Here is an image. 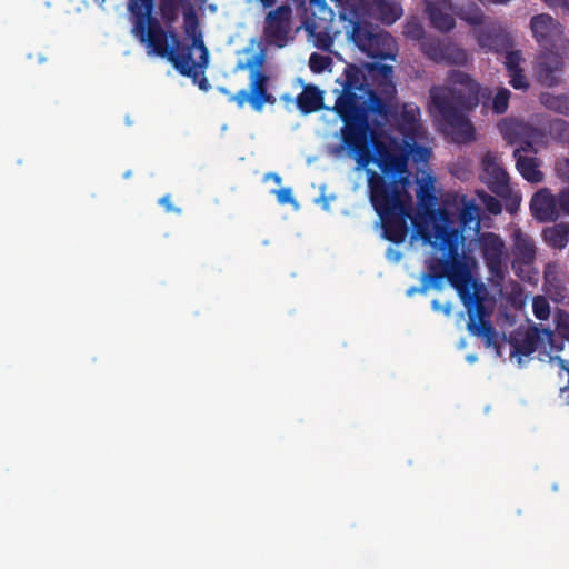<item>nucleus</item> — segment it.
<instances>
[{"label":"nucleus","mask_w":569,"mask_h":569,"mask_svg":"<svg viewBox=\"0 0 569 569\" xmlns=\"http://www.w3.org/2000/svg\"><path fill=\"white\" fill-rule=\"evenodd\" d=\"M511 92L507 88H500L492 98L491 109L496 114H503L509 107Z\"/></svg>","instance_id":"obj_34"},{"label":"nucleus","mask_w":569,"mask_h":569,"mask_svg":"<svg viewBox=\"0 0 569 569\" xmlns=\"http://www.w3.org/2000/svg\"><path fill=\"white\" fill-rule=\"evenodd\" d=\"M553 360L557 362V365L559 366V368L563 371L567 372L568 370V365H569V361H567L566 359H562L561 357L557 356L553 358Z\"/></svg>","instance_id":"obj_51"},{"label":"nucleus","mask_w":569,"mask_h":569,"mask_svg":"<svg viewBox=\"0 0 569 569\" xmlns=\"http://www.w3.org/2000/svg\"><path fill=\"white\" fill-rule=\"evenodd\" d=\"M530 211L539 222H553L558 220L557 197L547 188L538 190L530 200Z\"/></svg>","instance_id":"obj_18"},{"label":"nucleus","mask_w":569,"mask_h":569,"mask_svg":"<svg viewBox=\"0 0 569 569\" xmlns=\"http://www.w3.org/2000/svg\"><path fill=\"white\" fill-rule=\"evenodd\" d=\"M457 16L471 26H481L485 21L482 9L475 1H468L459 6Z\"/></svg>","instance_id":"obj_31"},{"label":"nucleus","mask_w":569,"mask_h":569,"mask_svg":"<svg viewBox=\"0 0 569 569\" xmlns=\"http://www.w3.org/2000/svg\"><path fill=\"white\" fill-rule=\"evenodd\" d=\"M487 210L492 214H499L502 211V206L495 197L487 194L483 199Z\"/></svg>","instance_id":"obj_41"},{"label":"nucleus","mask_w":569,"mask_h":569,"mask_svg":"<svg viewBox=\"0 0 569 569\" xmlns=\"http://www.w3.org/2000/svg\"><path fill=\"white\" fill-rule=\"evenodd\" d=\"M198 77H199V74L197 76L196 80L192 78L193 82L198 83V87H199L200 90L208 91L211 88V86H210L209 80L207 79V77L204 74H202V77H201V79L199 81H198Z\"/></svg>","instance_id":"obj_49"},{"label":"nucleus","mask_w":569,"mask_h":569,"mask_svg":"<svg viewBox=\"0 0 569 569\" xmlns=\"http://www.w3.org/2000/svg\"><path fill=\"white\" fill-rule=\"evenodd\" d=\"M448 41L436 37H427L420 42L421 51L430 60L441 63Z\"/></svg>","instance_id":"obj_30"},{"label":"nucleus","mask_w":569,"mask_h":569,"mask_svg":"<svg viewBox=\"0 0 569 569\" xmlns=\"http://www.w3.org/2000/svg\"><path fill=\"white\" fill-rule=\"evenodd\" d=\"M532 311L537 319L547 320L550 317V305L546 297L536 296L532 299Z\"/></svg>","instance_id":"obj_35"},{"label":"nucleus","mask_w":569,"mask_h":569,"mask_svg":"<svg viewBox=\"0 0 569 569\" xmlns=\"http://www.w3.org/2000/svg\"><path fill=\"white\" fill-rule=\"evenodd\" d=\"M318 7L326 8V0H311Z\"/></svg>","instance_id":"obj_54"},{"label":"nucleus","mask_w":569,"mask_h":569,"mask_svg":"<svg viewBox=\"0 0 569 569\" xmlns=\"http://www.w3.org/2000/svg\"><path fill=\"white\" fill-rule=\"evenodd\" d=\"M335 112L345 127L376 134L373 127L380 128L390 113L389 104L366 84L363 71L356 64H347L341 77Z\"/></svg>","instance_id":"obj_5"},{"label":"nucleus","mask_w":569,"mask_h":569,"mask_svg":"<svg viewBox=\"0 0 569 569\" xmlns=\"http://www.w3.org/2000/svg\"><path fill=\"white\" fill-rule=\"evenodd\" d=\"M416 148L419 147L413 138L376 140V164L382 174L366 170L369 200L380 218L383 237L396 244L402 243L409 231L412 196L408 191L411 184L408 163Z\"/></svg>","instance_id":"obj_1"},{"label":"nucleus","mask_w":569,"mask_h":569,"mask_svg":"<svg viewBox=\"0 0 569 569\" xmlns=\"http://www.w3.org/2000/svg\"><path fill=\"white\" fill-rule=\"evenodd\" d=\"M540 342L539 331L536 328L529 329L523 333L512 336L510 345L512 347L511 355L528 357L532 355Z\"/></svg>","instance_id":"obj_22"},{"label":"nucleus","mask_w":569,"mask_h":569,"mask_svg":"<svg viewBox=\"0 0 569 569\" xmlns=\"http://www.w3.org/2000/svg\"><path fill=\"white\" fill-rule=\"evenodd\" d=\"M545 242L553 248L562 250L569 243V223L560 222L542 230Z\"/></svg>","instance_id":"obj_27"},{"label":"nucleus","mask_w":569,"mask_h":569,"mask_svg":"<svg viewBox=\"0 0 569 569\" xmlns=\"http://www.w3.org/2000/svg\"><path fill=\"white\" fill-rule=\"evenodd\" d=\"M548 6L563 8L569 10V0H543Z\"/></svg>","instance_id":"obj_50"},{"label":"nucleus","mask_w":569,"mask_h":569,"mask_svg":"<svg viewBox=\"0 0 569 569\" xmlns=\"http://www.w3.org/2000/svg\"><path fill=\"white\" fill-rule=\"evenodd\" d=\"M416 193L418 210L415 216H412L413 210L411 211L408 221H411L417 232L425 240H430L431 232L436 230V223H439L438 212L442 209L436 208L437 197L435 194L433 180L430 176L426 180L418 181Z\"/></svg>","instance_id":"obj_9"},{"label":"nucleus","mask_w":569,"mask_h":569,"mask_svg":"<svg viewBox=\"0 0 569 569\" xmlns=\"http://www.w3.org/2000/svg\"><path fill=\"white\" fill-rule=\"evenodd\" d=\"M403 34L408 39L422 41L425 37L423 27L416 20L408 21L403 27Z\"/></svg>","instance_id":"obj_36"},{"label":"nucleus","mask_w":569,"mask_h":569,"mask_svg":"<svg viewBox=\"0 0 569 569\" xmlns=\"http://www.w3.org/2000/svg\"><path fill=\"white\" fill-rule=\"evenodd\" d=\"M291 16L292 10L288 4L279 6L267 13L262 37L268 46L283 48L293 39L291 37Z\"/></svg>","instance_id":"obj_12"},{"label":"nucleus","mask_w":569,"mask_h":569,"mask_svg":"<svg viewBox=\"0 0 569 569\" xmlns=\"http://www.w3.org/2000/svg\"><path fill=\"white\" fill-rule=\"evenodd\" d=\"M132 33L151 49L159 57L167 58L174 69L182 76L197 79L196 67L203 68L208 64L209 52L199 31V19L191 4L183 10V31L192 39V43L183 46L177 31L164 30L158 20L160 32L152 34L151 23L144 27L142 33L136 28L133 17Z\"/></svg>","instance_id":"obj_4"},{"label":"nucleus","mask_w":569,"mask_h":569,"mask_svg":"<svg viewBox=\"0 0 569 569\" xmlns=\"http://www.w3.org/2000/svg\"><path fill=\"white\" fill-rule=\"evenodd\" d=\"M480 169V180L496 196L510 199L512 202L508 209L510 212L516 211L520 198L517 194L512 197L509 174L499 162L498 156L492 151H487L481 159Z\"/></svg>","instance_id":"obj_10"},{"label":"nucleus","mask_w":569,"mask_h":569,"mask_svg":"<svg viewBox=\"0 0 569 569\" xmlns=\"http://www.w3.org/2000/svg\"><path fill=\"white\" fill-rule=\"evenodd\" d=\"M43 61H46V59H44V58H42V57H40V58H39V62H43Z\"/></svg>","instance_id":"obj_57"},{"label":"nucleus","mask_w":569,"mask_h":569,"mask_svg":"<svg viewBox=\"0 0 569 569\" xmlns=\"http://www.w3.org/2000/svg\"><path fill=\"white\" fill-rule=\"evenodd\" d=\"M480 213L481 209L475 199L457 192L448 193L445 199V206L438 212L439 223H436L433 232L439 233L442 229L449 232H457L460 236L459 246L461 247L465 240L463 231H479Z\"/></svg>","instance_id":"obj_6"},{"label":"nucleus","mask_w":569,"mask_h":569,"mask_svg":"<svg viewBox=\"0 0 569 569\" xmlns=\"http://www.w3.org/2000/svg\"><path fill=\"white\" fill-rule=\"evenodd\" d=\"M559 51L541 53L537 60L536 77L540 84L552 88L562 82L565 62Z\"/></svg>","instance_id":"obj_14"},{"label":"nucleus","mask_w":569,"mask_h":569,"mask_svg":"<svg viewBox=\"0 0 569 569\" xmlns=\"http://www.w3.org/2000/svg\"><path fill=\"white\" fill-rule=\"evenodd\" d=\"M550 134L560 142L569 143V122L563 119H556L550 122Z\"/></svg>","instance_id":"obj_33"},{"label":"nucleus","mask_w":569,"mask_h":569,"mask_svg":"<svg viewBox=\"0 0 569 569\" xmlns=\"http://www.w3.org/2000/svg\"><path fill=\"white\" fill-rule=\"evenodd\" d=\"M260 1L264 8H270L276 3L277 0H260Z\"/></svg>","instance_id":"obj_53"},{"label":"nucleus","mask_w":569,"mask_h":569,"mask_svg":"<svg viewBox=\"0 0 569 569\" xmlns=\"http://www.w3.org/2000/svg\"><path fill=\"white\" fill-rule=\"evenodd\" d=\"M515 150H520V157H530L529 153L537 152L536 148L530 141H525L520 147L516 148Z\"/></svg>","instance_id":"obj_48"},{"label":"nucleus","mask_w":569,"mask_h":569,"mask_svg":"<svg viewBox=\"0 0 569 569\" xmlns=\"http://www.w3.org/2000/svg\"><path fill=\"white\" fill-rule=\"evenodd\" d=\"M513 158L516 160V168L525 180L532 183L543 180V173L539 169L541 161L537 157H520V150H515Z\"/></svg>","instance_id":"obj_23"},{"label":"nucleus","mask_w":569,"mask_h":569,"mask_svg":"<svg viewBox=\"0 0 569 569\" xmlns=\"http://www.w3.org/2000/svg\"><path fill=\"white\" fill-rule=\"evenodd\" d=\"M468 61V51L448 41L447 47L445 49L443 60H441V63L452 66H466Z\"/></svg>","instance_id":"obj_32"},{"label":"nucleus","mask_w":569,"mask_h":569,"mask_svg":"<svg viewBox=\"0 0 569 569\" xmlns=\"http://www.w3.org/2000/svg\"><path fill=\"white\" fill-rule=\"evenodd\" d=\"M505 52L507 53L505 64H506V68L508 69V71L511 72V71L520 70L521 69L520 68V62H521L520 51L507 50Z\"/></svg>","instance_id":"obj_39"},{"label":"nucleus","mask_w":569,"mask_h":569,"mask_svg":"<svg viewBox=\"0 0 569 569\" xmlns=\"http://www.w3.org/2000/svg\"><path fill=\"white\" fill-rule=\"evenodd\" d=\"M346 28H349V26ZM350 28L352 42L369 58L379 60L396 59L398 44L389 32L375 27L363 19L350 24Z\"/></svg>","instance_id":"obj_7"},{"label":"nucleus","mask_w":569,"mask_h":569,"mask_svg":"<svg viewBox=\"0 0 569 569\" xmlns=\"http://www.w3.org/2000/svg\"><path fill=\"white\" fill-rule=\"evenodd\" d=\"M264 62V54L262 52L254 53L247 61V67L250 69L249 76V90L242 89L230 98V101L236 102L238 108H243L249 102L254 111H262L264 104L274 103L276 98L268 92L269 77L260 70Z\"/></svg>","instance_id":"obj_8"},{"label":"nucleus","mask_w":569,"mask_h":569,"mask_svg":"<svg viewBox=\"0 0 569 569\" xmlns=\"http://www.w3.org/2000/svg\"><path fill=\"white\" fill-rule=\"evenodd\" d=\"M509 76H510V81L509 83L511 84V87L516 90H527L529 88V82L526 78V76L523 74V70L520 69V70H516V71H511L509 72Z\"/></svg>","instance_id":"obj_38"},{"label":"nucleus","mask_w":569,"mask_h":569,"mask_svg":"<svg viewBox=\"0 0 569 569\" xmlns=\"http://www.w3.org/2000/svg\"><path fill=\"white\" fill-rule=\"evenodd\" d=\"M415 292H420V288H415V287H412V288H410V289L408 290V292H407V293H408L409 296H411V295H412V293H415Z\"/></svg>","instance_id":"obj_55"},{"label":"nucleus","mask_w":569,"mask_h":569,"mask_svg":"<svg viewBox=\"0 0 569 569\" xmlns=\"http://www.w3.org/2000/svg\"><path fill=\"white\" fill-rule=\"evenodd\" d=\"M433 309L438 310L440 308L439 302L437 300L432 301Z\"/></svg>","instance_id":"obj_56"},{"label":"nucleus","mask_w":569,"mask_h":569,"mask_svg":"<svg viewBox=\"0 0 569 569\" xmlns=\"http://www.w3.org/2000/svg\"><path fill=\"white\" fill-rule=\"evenodd\" d=\"M457 232L442 229L439 233L431 232L430 242L442 252L441 258L430 261L428 272L421 277L420 292L425 293L430 288L441 289L442 280L457 290L459 298L468 312V330L471 335L481 337L487 347L496 345V329L489 320L485 319L486 308L482 298L475 290V282L467 263L460 254L459 238Z\"/></svg>","instance_id":"obj_2"},{"label":"nucleus","mask_w":569,"mask_h":569,"mask_svg":"<svg viewBox=\"0 0 569 569\" xmlns=\"http://www.w3.org/2000/svg\"><path fill=\"white\" fill-rule=\"evenodd\" d=\"M371 70H377L378 74L382 77L385 80H391L393 77V69L389 64H372Z\"/></svg>","instance_id":"obj_43"},{"label":"nucleus","mask_w":569,"mask_h":569,"mask_svg":"<svg viewBox=\"0 0 569 569\" xmlns=\"http://www.w3.org/2000/svg\"><path fill=\"white\" fill-rule=\"evenodd\" d=\"M542 106L547 109L559 114L569 116V93L568 94H553L542 92L539 97Z\"/></svg>","instance_id":"obj_29"},{"label":"nucleus","mask_w":569,"mask_h":569,"mask_svg":"<svg viewBox=\"0 0 569 569\" xmlns=\"http://www.w3.org/2000/svg\"><path fill=\"white\" fill-rule=\"evenodd\" d=\"M478 44L488 51L501 53L512 47V41L508 32L500 26L487 24L476 32Z\"/></svg>","instance_id":"obj_17"},{"label":"nucleus","mask_w":569,"mask_h":569,"mask_svg":"<svg viewBox=\"0 0 569 569\" xmlns=\"http://www.w3.org/2000/svg\"><path fill=\"white\" fill-rule=\"evenodd\" d=\"M272 179L277 184H280L282 179L278 173L270 172L264 176V180Z\"/></svg>","instance_id":"obj_52"},{"label":"nucleus","mask_w":569,"mask_h":569,"mask_svg":"<svg viewBox=\"0 0 569 569\" xmlns=\"http://www.w3.org/2000/svg\"><path fill=\"white\" fill-rule=\"evenodd\" d=\"M341 141L343 147L355 158L357 170H367L371 162L376 163V153L371 152V144L375 146L376 134L343 126L341 128Z\"/></svg>","instance_id":"obj_13"},{"label":"nucleus","mask_w":569,"mask_h":569,"mask_svg":"<svg viewBox=\"0 0 569 569\" xmlns=\"http://www.w3.org/2000/svg\"><path fill=\"white\" fill-rule=\"evenodd\" d=\"M189 4H191L189 0H160V17L168 30H173V24L179 18L180 9L188 8Z\"/></svg>","instance_id":"obj_28"},{"label":"nucleus","mask_w":569,"mask_h":569,"mask_svg":"<svg viewBox=\"0 0 569 569\" xmlns=\"http://www.w3.org/2000/svg\"><path fill=\"white\" fill-rule=\"evenodd\" d=\"M557 203L559 216L567 214L569 216V187L563 188L557 196Z\"/></svg>","instance_id":"obj_40"},{"label":"nucleus","mask_w":569,"mask_h":569,"mask_svg":"<svg viewBox=\"0 0 569 569\" xmlns=\"http://www.w3.org/2000/svg\"><path fill=\"white\" fill-rule=\"evenodd\" d=\"M159 204L162 206L166 210V212L170 213V212H173L176 214H181L182 213V209L181 208H178V207H174L172 201H171V196L170 194H166L163 197H161L159 199Z\"/></svg>","instance_id":"obj_44"},{"label":"nucleus","mask_w":569,"mask_h":569,"mask_svg":"<svg viewBox=\"0 0 569 569\" xmlns=\"http://www.w3.org/2000/svg\"><path fill=\"white\" fill-rule=\"evenodd\" d=\"M556 170L558 176L569 182V157L562 158L557 161Z\"/></svg>","instance_id":"obj_42"},{"label":"nucleus","mask_w":569,"mask_h":569,"mask_svg":"<svg viewBox=\"0 0 569 569\" xmlns=\"http://www.w3.org/2000/svg\"><path fill=\"white\" fill-rule=\"evenodd\" d=\"M420 109L415 104H403L400 111L399 124L401 131L405 133V139L416 140L419 124Z\"/></svg>","instance_id":"obj_26"},{"label":"nucleus","mask_w":569,"mask_h":569,"mask_svg":"<svg viewBox=\"0 0 569 569\" xmlns=\"http://www.w3.org/2000/svg\"><path fill=\"white\" fill-rule=\"evenodd\" d=\"M491 94L489 88H481L470 74L461 70L448 72V86L430 89L433 106L458 143H468L476 139L475 127L468 113L480 102L487 107Z\"/></svg>","instance_id":"obj_3"},{"label":"nucleus","mask_w":569,"mask_h":569,"mask_svg":"<svg viewBox=\"0 0 569 569\" xmlns=\"http://www.w3.org/2000/svg\"><path fill=\"white\" fill-rule=\"evenodd\" d=\"M482 257L492 274H500L503 266L505 242L493 232L483 233L479 238Z\"/></svg>","instance_id":"obj_16"},{"label":"nucleus","mask_w":569,"mask_h":569,"mask_svg":"<svg viewBox=\"0 0 569 569\" xmlns=\"http://www.w3.org/2000/svg\"><path fill=\"white\" fill-rule=\"evenodd\" d=\"M556 328L562 338L569 339V316L561 317Z\"/></svg>","instance_id":"obj_47"},{"label":"nucleus","mask_w":569,"mask_h":569,"mask_svg":"<svg viewBox=\"0 0 569 569\" xmlns=\"http://www.w3.org/2000/svg\"><path fill=\"white\" fill-rule=\"evenodd\" d=\"M302 114H310L323 108V92L315 84H306L296 98Z\"/></svg>","instance_id":"obj_21"},{"label":"nucleus","mask_w":569,"mask_h":569,"mask_svg":"<svg viewBox=\"0 0 569 569\" xmlns=\"http://www.w3.org/2000/svg\"><path fill=\"white\" fill-rule=\"evenodd\" d=\"M512 269L522 278L521 273L529 272L536 261L537 248L532 237L521 230L513 232Z\"/></svg>","instance_id":"obj_15"},{"label":"nucleus","mask_w":569,"mask_h":569,"mask_svg":"<svg viewBox=\"0 0 569 569\" xmlns=\"http://www.w3.org/2000/svg\"><path fill=\"white\" fill-rule=\"evenodd\" d=\"M372 11L375 17L387 26L395 23L403 13L400 3L388 0H372Z\"/></svg>","instance_id":"obj_24"},{"label":"nucleus","mask_w":569,"mask_h":569,"mask_svg":"<svg viewBox=\"0 0 569 569\" xmlns=\"http://www.w3.org/2000/svg\"><path fill=\"white\" fill-rule=\"evenodd\" d=\"M154 0H129L128 10L131 16L136 17V28L140 33L143 32L144 27L149 23L152 26V34L160 32L161 29L158 24V19L152 16Z\"/></svg>","instance_id":"obj_20"},{"label":"nucleus","mask_w":569,"mask_h":569,"mask_svg":"<svg viewBox=\"0 0 569 569\" xmlns=\"http://www.w3.org/2000/svg\"><path fill=\"white\" fill-rule=\"evenodd\" d=\"M532 36L546 51L569 53V40L565 38L562 24L548 13L536 14L530 20Z\"/></svg>","instance_id":"obj_11"},{"label":"nucleus","mask_w":569,"mask_h":569,"mask_svg":"<svg viewBox=\"0 0 569 569\" xmlns=\"http://www.w3.org/2000/svg\"><path fill=\"white\" fill-rule=\"evenodd\" d=\"M335 2L339 17L349 26L362 19L366 14L365 0H331Z\"/></svg>","instance_id":"obj_25"},{"label":"nucleus","mask_w":569,"mask_h":569,"mask_svg":"<svg viewBox=\"0 0 569 569\" xmlns=\"http://www.w3.org/2000/svg\"><path fill=\"white\" fill-rule=\"evenodd\" d=\"M557 266L555 263H547L543 269V278L547 283H552L557 280Z\"/></svg>","instance_id":"obj_46"},{"label":"nucleus","mask_w":569,"mask_h":569,"mask_svg":"<svg viewBox=\"0 0 569 569\" xmlns=\"http://www.w3.org/2000/svg\"><path fill=\"white\" fill-rule=\"evenodd\" d=\"M330 62L329 57L313 52L309 58V68L312 72L320 73L329 67Z\"/></svg>","instance_id":"obj_37"},{"label":"nucleus","mask_w":569,"mask_h":569,"mask_svg":"<svg viewBox=\"0 0 569 569\" xmlns=\"http://www.w3.org/2000/svg\"><path fill=\"white\" fill-rule=\"evenodd\" d=\"M274 193L277 194V199L281 204L292 203L295 201L292 190L290 188L276 190Z\"/></svg>","instance_id":"obj_45"},{"label":"nucleus","mask_w":569,"mask_h":569,"mask_svg":"<svg viewBox=\"0 0 569 569\" xmlns=\"http://www.w3.org/2000/svg\"><path fill=\"white\" fill-rule=\"evenodd\" d=\"M426 13L433 28L441 32H448L456 26L451 14L450 0H425Z\"/></svg>","instance_id":"obj_19"}]
</instances>
